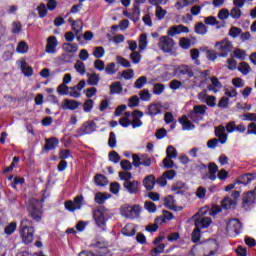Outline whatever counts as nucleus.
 Wrapping results in <instances>:
<instances>
[{"instance_id":"obj_2","label":"nucleus","mask_w":256,"mask_h":256,"mask_svg":"<svg viewBox=\"0 0 256 256\" xmlns=\"http://www.w3.org/2000/svg\"><path fill=\"white\" fill-rule=\"evenodd\" d=\"M20 237L22 243L29 245L33 243V237L35 236V228L33 227V222L27 218L23 219L20 225Z\"/></svg>"},{"instance_id":"obj_14","label":"nucleus","mask_w":256,"mask_h":256,"mask_svg":"<svg viewBox=\"0 0 256 256\" xmlns=\"http://www.w3.org/2000/svg\"><path fill=\"white\" fill-rule=\"evenodd\" d=\"M57 45H59V42L57 41V37L50 36L47 39V45H46V53H55L57 51Z\"/></svg>"},{"instance_id":"obj_41","label":"nucleus","mask_w":256,"mask_h":256,"mask_svg":"<svg viewBox=\"0 0 256 256\" xmlns=\"http://www.w3.org/2000/svg\"><path fill=\"white\" fill-rule=\"evenodd\" d=\"M140 101L141 100H140L139 96L134 95V96L129 98L128 107H130L131 109H133L134 107H139Z\"/></svg>"},{"instance_id":"obj_35","label":"nucleus","mask_w":256,"mask_h":256,"mask_svg":"<svg viewBox=\"0 0 256 256\" xmlns=\"http://www.w3.org/2000/svg\"><path fill=\"white\" fill-rule=\"evenodd\" d=\"M238 71H240L242 75H249V73H251V66L247 62H241Z\"/></svg>"},{"instance_id":"obj_18","label":"nucleus","mask_w":256,"mask_h":256,"mask_svg":"<svg viewBox=\"0 0 256 256\" xmlns=\"http://www.w3.org/2000/svg\"><path fill=\"white\" fill-rule=\"evenodd\" d=\"M68 23H71V29L74 31L76 37L83 31V22L81 20H73V18H69Z\"/></svg>"},{"instance_id":"obj_25","label":"nucleus","mask_w":256,"mask_h":256,"mask_svg":"<svg viewBox=\"0 0 256 256\" xmlns=\"http://www.w3.org/2000/svg\"><path fill=\"white\" fill-rule=\"evenodd\" d=\"M84 135H91L94 131H97V124L93 121L83 124Z\"/></svg>"},{"instance_id":"obj_55","label":"nucleus","mask_w":256,"mask_h":256,"mask_svg":"<svg viewBox=\"0 0 256 256\" xmlns=\"http://www.w3.org/2000/svg\"><path fill=\"white\" fill-rule=\"evenodd\" d=\"M219 143H221L219 138H213L207 142V147L208 149H216V147H219Z\"/></svg>"},{"instance_id":"obj_51","label":"nucleus","mask_w":256,"mask_h":256,"mask_svg":"<svg viewBox=\"0 0 256 256\" xmlns=\"http://www.w3.org/2000/svg\"><path fill=\"white\" fill-rule=\"evenodd\" d=\"M119 177L121 179V181H124V183H127V181H131V179H133V174H131V172H119Z\"/></svg>"},{"instance_id":"obj_42","label":"nucleus","mask_w":256,"mask_h":256,"mask_svg":"<svg viewBox=\"0 0 256 256\" xmlns=\"http://www.w3.org/2000/svg\"><path fill=\"white\" fill-rule=\"evenodd\" d=\"M166 155L168 159H177V149L172 145L168 146L166 149Z\"/></svg>"},{"instance_id":"obj_49","label":"nucleus","mask_w":256,"mask_h":256,"mask_svg":"<svg viewBox=\"0 0 256 256\" xmlns=\"http://www.w3.org/2000/svg\"><path fill=\"white\" fill-rule=\"evenodd\" d=\"M141 58H142L141 53H139L137 51L132 52L130 54V59H131L132 63H134V65L141 63Z\"/></svg>"},{"instance_id":"obj_16","label":"nucleus","mask_w":256,"mask_h":256,"mask_svg":"<svg viewBox=\"0 0 256 256\" xmlns=\"http://www.w3.org/2000/svg\"><path fill=\"white\" fill-rule=\"evenodd\" d=\"M216 137H218V139H220V143L221 145H225V143H227V135L225 134V126L223 125H219L215 128L214 131Z\"/></svg>"},{"instance_id":"obj_43","label":"nucleus","mask_w":256,"mask_h":256,"mask_svg":"<svg viewBox=\"0 0 256 256\" xmlns=\"http://www.w3.org/2000/svg\"><path fill=\"white\" fill-rule=\"evenodd\" d=\"M116 61L118 65H121V67H124L125 69H129V67H131V62H129V60L125 59L123 56H117Z\"/></svg>"},{"instance_id":"obj_48","label":"nucleus","mask_w":256,"mask_h":256,"mask_svg":"<svg viewBox=\"0 0 256 256\" xmlns=\"http://www.w3.org/2000/svg\"><path fill=\"white\" fill-rule=\"evenodd\" d=\"M5 234L6 235H13L15 231H17V223L12 222L8 226L5 227Z\"/></svg>"},{"instance_id":"obj_5","label":"nucleus","mask_w":256,"mask_h":256,"mask_svg":"<svg viewBox=\"0 0 256 256\" xmlns=\"http://www.w3.org/2000/svg\"><path fill=\"white\" fill-rule=\"evenodd\" d=\"M207 113L206 105H195L193 110L188 112L187 117L193 121V123H199V121H203V115Z\"/></svg>"},{"instance_id":"obj_32","label":"nucleus","mask_w":256,"mask_h":256,"mask_svg":"<svg viewBox=\"0 0 256 256\" xmlns=\"http://www.w3.org/2000/svg\"><path fill=\"white\" fill-rule=\"evenodd\" d=\"M29 51V45H27V42L21 41L18 43L16 47V53H20L21 55H24V53H27Z\"/></svg>"},{"instance_id":"obj_17","label":"nucleus","mask_w":256,"mask_h":256,"mask_svg":"<svg viewBox=\"0 0 256 256\" xmlns=\"http://www.w3.org/2000/svg\"><path fill=\"white\" fill-rule=\"evenodd\" d=\"M155 175L151 174L144 178L143 186L145 187L146 191H153L155 189Z\"/></svg>"},{"instance_id":"obj_21","label":"nucleus","mask_w":256,"mask_h":256,"mask_svg":"<svg viewBox=\"0 0 256 256\" xmlns=\"http://www.w3.org/2000/svg\"><path fill=\"white\" fill-rule=\"evenodd\" d=\"M221 207L222 209H226V211L231 208L235 209V207H237V200L226 197L221 201Z\"/></svg>"},{"instance_id":"obj_23","label":"nucleus","mask_w":256,"mask_h":256,"mask_svg":"<svg viewBox=\"0 0 256 256\" xmlns=\"http://www.w3.org/2000/svg\"><path fill=\"white\" fill-rule=\"evenodd\" d=\"M59 145V140L55 137L50 139H46V144L44 146V151H53V149H57Z\"/></svg>"},{"instance_id":"obj_38","label":"nucleus","mask_w":256,"mask_h":256,"mask_svg":"<svg viewBox=\"0 0 256 256\" xmlns=\"http://www.w3.org/2000/svg\"><path fill=\"white\" fill-rule=\"evenodd\" d=\"M93 56L96 58V59H101L105 56V48H103V46H98V47H95L94 48V51H93Z\"/></svg>"},{"instance_id":"obj_27","label":"nucleus","mask_w":256,"mask_h":256,"mask_svg":"<svg viewBox=\"0 0 256 256\" xmlns=\"http://www.w3.org/2000/svg\"><path fill=\"white\" fill-rule=\"evenodd\" d=\"M131 13L130 20L133 21V23H137L141 17V6H135L133 5V9Z\"/></svg>"},{"instance_id":"obj_11","label":"nucleus","mask_w":256,"mask_h":256,"mask_svg":"<svg viewBox=\"0 0 256 256\" xmlns=\"http://www.w3.org/2000/svg\"><path fill=\"white\" fill-rule=\"evenodd\" d=\"M94 220L96 222L97 227L100 229H105L107 225V220L105 219V214L102 209H97L94 211Z\"/></svg>"},{"instance_id":"obj_58","label":"nucleus","mask_w":256,"mask_h":256,"mask_svg":"<svg viewBox=\"0 0 256 256\" xmlns=\"http://www.w3.org/2000/svg\"><path fill=\"white\" fill-rule=\"evenodd\" d=\"M140 100L141 101H151V93H149V90L147 89H144L142 90L140 93Z\"/></svg>"},{"instance_id":"obj_45","label":"nucleus","mask_w":256,"mask_h":256,"mask_svg":"<svg viewBox=\"0 0 256 256\" xmlns=\"http://www.w3.org/2000/svg\"><path fill=\"white\" fill-rule=\"evenodd\" d=\"M95 102L92 99H87L83 104V109L85 113H91Z\"/></svg>"},{"instance_id":"obj_1","label":"nucleus","mask_w":256,"mask_h":256,"mask_svg":"<svg viewBox=\"0 0 256 256\" xmlns=\"http://www.w3.org/2000/svg\"><path fill=\"white\" fill-rule=\"evenodd\" d=\"M49 197V191L44 190L42 194V199L37 200L36 198H31L28 201V211L32 219L34 221H41V218L43 217V201Z\"/></svg>"},{"instance_id":"obj_57","label":"nucleus","mask_w":256,"mask_h":256,"mask_svg":"<svg viewBox=\"0 0 256 256\" xmlns=\"http://www.w3.org/2000/svg\"><path fill=\"white\" fill-rule=\"evenodd\" d=\"M120 167L123 171H131V169H133V164L129 160H122L120 162Z\"/></svg>"},{"instance_id":"obj_24","label":"nucleus","mask_w":256,"mask_h":256,"mask_svg":"<svg viewBox=\"0 0 256 256\" xmlns=\"http://www.w3.org/2000/svg\"><path fill=\"white\" fill-rule=\"evenodd\" d=\"M123 93V86L119 81L113 82L110 85V95H121Z\"/></svg>"},{"instance_id":"obj_40","label":"nucleus","mask_w":256,"mask_h":256,"mask_svg":"<svg viewBox=\"0 0 256 256\" xmlns=\"http://www.w3.org/2000/svg\"><path fill=\"white\" fill-rule=\"evenodd\" d=\"M108 147H110V149L117 147V136H115V132H110L109 134Z\"/></svg>"},{"instance_id":"obj_30","label":"nucleus","mask_w":256,"mask_h":256,"mask_svg":"<svg viewBox=\"0 0 256 256\" xmlns=\"http://www.w3.org/2000/svg\"><path fill=\"white\" fill-rule=\"evenodd\" d=\"M194 31L197 35H207V26L203 22H198L195 25Z\"/></svg>"},{"instance_id":"obj_50","label":"nucleus","mask_w":256,"mask_h":256,"mask_svg":"<svg viewBox=\"0 0 256 256\" xmlns=\"http://www.w3.org/2000/svg\"><path fill=\"white\" fill-rule=\"evenodd\" d=\"M144 207L148 213H155V211H157V205L151 201H146Z\"/></svg>"},{"instance_id":"obj_61","label":"nucleus","mask_w":256,"mask_h":256,"mask_svg":"<svg viewBox=\"0 0 256 256\" xmlns=\"http://www.w3.org/2000/svg\"><path fill=\"white\" fill-rule=\"evenodd\" d=\"M241 9L234 7L232 8V10L230 11V16L232 17V19H241Z\"/></svg>"},{"instance_id":"obj_52","label":"nucleus","mask_w":256,"mask_h":256,"mask_svg":"<svg viewBox=\"0 0 256 256\" xmlns=\"http://www.w3.org/2000/svg\"><path fill=\"white\" fill-rule=\"evenodd\" d=\"M201 241V230L195 228L192 232V243H199Z\"/></svg>"},{"instance_id":"obj_26","label":"nucleus","mask_w":256,"mask_h":256,"mask_svg":"<svg viewBox=\"0 0 256 256\" xmlns=\"http://www.w3.org/2000/svg\"><path fill=\"white\" fill-rule=\"evenodd\" d=\"M99 81H101L99 74L88 73V80H87L88 85H91L92 87H97V85H99Z\"/></svg>"},{"instance_id":"obj_28","label":"nucleus","mask_w":256,"mask_h":256,"mask_svg":"<svg viewBox=\"0 0 256 256\" xmlns=\"http://www.w3.org/2000/svg\"><path fill=\"white\" fill-rule=\"evenodd\" d=\"M211 83L210 85L207 86V90L208 91H216L215 87L217 89H221L223 87V85L221 84V81H219L218 77H212L211 78Z\"/></svg>"},{"instance_id":"obj_59","label":"nucleus","mask_w":256,"mask_h":256,"mask_svg":"<svg viewBox=\"0 0 256 256\" xmlns=\"http://www.w3.org/2000/svg\"><path fill=\"white\" fill-rule=\"evenodd\" d=\"M135 76V71L133 69H127L122 72V77L129 81V79H133Z\"/></svg>"},{"instance_id":"obj_44","label":"nucleus","mask_w":256,"mask_h":256,"mask_svg":"<svg viewBox=\"0 0 256 256\" xmlns=\"http://www.w3.org/2000/svg\"><path fill=\"white\" fill-rule=\"evenodd\" d=\"M146 83H147V77L141 76L135 81L134 87L135 89H143Z\"/></svg>"},{"instance_id":"obj_47","label":"nucleus","mask_w":256,"mask_h":256,"mask_svg":"<svg viewBox=\"0 0 256 256\" xmlns=\"http://www.w3.org/2000/svg\"><path fill=\"white\" fill-rule=\"evenodd\" d=\"M167 15V10H163V7L156 6V17L159 19V21H162V19H165V16Z\"/></svg>"},{"instance_id":"obj_39","label":"nucleus","mask_w":256,"mask_h":256,"mask_svg":"<svg viewBox=\"0 0 256 256\" xmlns=\"http://www.w3.org/2000/svg\"><path fill=\"white\" fill-rule=\"evenodd\" d=\"M104 69L107 75H115L117 73V65L113 62L108 63Z\"/></svg>"},{"instance_id":"obj_22","label":"nucleus","mask_w":256,"mask_h":256,"mask_svg":"<svg viewBox=\"0 0 256 256\" xmlns=\"http://www.w3.org/2000/svg\"><path fill=\"white\" fill-rule=\"evenodd\" d=\"M164 207L170 209V211H177V206L175 205V198L173 195H168L164 198Z\"/></svg>"},{"instance_id":"obj_6","label":"nucleus","mask_w":256,"mask_h":256,"mask_svg":"<svg viewBox=\"0 0 256 256\" xmlns=\"http://www.w3.org/2000/svg\"><path fill=\"white\" fill-rule=\"evenodd\" d=\"M174 76L178 79H191L195 77V72H193V67L182 64L175 68Z\"/></svg>"},{"instance_id":"obj_54","label":"nucleus","mask_w":256,"mask_h":256,"mask_svg":"<svg viewBox=\"0 0 256 256\" xmlns=\"http://www.w3.org/2000/svg\"><path fill=\"white\" fill-rule=\"evenodd\" d=\"M165 91V85L161 83L154 84L153 93L154 95H161Z\"/></svg>"},{"instance_id":"obj_19","label":"nucleus","mask_w":256,"mask_h":256,"mask_svg":"<svg viewBox=\"0 0 256 256\" xmlns=\"http://www.w3.org/2000/svg\"><path fill=\"white\" fill-rule=\"evenodd\" d=\"M17 64L18 67H20L22 73L25 75V77H31V75H33V68H31L29 64L25 62V60H20L17 62Z\"/></svg>"},{"instance_id":"obj_13","label":"nucleus","mask_w":256,"mask_h":256,"mask_svg":"<svg viewBox=\"0 0 256 256\" xmlns=\"http://www.w3.org/2000/svg\"><path fill=\"white\" fill-rule=\"evenodd\" d=\"M187 115H183L178 119V123L182 125L183 131H193L195 129V124L191 123V120L187 119Z\"/></svg>"},{"instance_id":"obj_7","label":"nucleus","mask_w":256,"mask_h":256,"mask_svg":"<svg viewBox=\"0 0 256 256\" xmlns=\"http://www.w3.org/2000/svg\"><path fill=\"white\" fill-rule=\"evenodd\" d=\"M158 47L164 53H171L173 51V47H175V40L169 36H162L159 39Z\"/></svg>"},{"instance_id":"obj_60","label":"nucleus","mask_w":256,"mask_h":256,"mask_svg":"<svg viewBox=\"0 0 256 256\" xmlns=\"http://www.w3.org/2000/svg\"><path fill=\"white\" fill-rule=\"evenodd\" d=\"M229 10L224 8V9H221L219 12H218V19H220L221 21H225V19H229Z\"/></svg>"},{"instance_id":"obj_33","label":"nucleus","mask_w":256,"mask_h":256,"mask_svg":"<svg viewBox=\"0 0 256 256\" xmlns=\"http://www.w3.org/2000/svg\"><path fill=\"white\" fill-rule=\"evenodd\" d=\"M107 199H109V196H107V194H103L102 192H98V193L95 194L94 201L98 205H103V203H105V201Z\"/></svg>"},{"instance_id":"obj_53","label":"nucleus","mask_w":256,"mask_h":256,"mask_svg":"<svg viewBox=\"0 0 256 256\" xmlns=\"http://www.w3.org/2000/svg\"><path fill=\"white\" fill-rule=\"evenodd\" d=\"M237 226H239V220L232 219L227 223L226 229H227V231H236L235 227H237Z\"/></svg>"},{"instance_id":"obj_62","label":"nucleus","mask_w":256,"mask_h":256,"mask_svg":"<svg viewBox=\"0 0 256 256\" xmlns=\"http://www.w3.org/2000/svg\"><path fill=\"white\" fill-rule=\"evenodd\" d=\"M38 11V15L41 19H43V17L47 16V6H45V4H40L37 8Z\"/></svg>"},{"instance_id":"obj_4","label":"nucleus","mask_w":256,"mask_h":256,"mask_svg":"<svg viewBox=\"0 0 256 256\" xmlns=\"http://www.w3.org/2000/svg\"><path fill=\"white\" fill-rule=\"evenodd\" d=\"M207 209L205 208H201L198 213L194 216L197 217V215L199 216L198 218L195 219L194 221V225L196 227V229H199L201 231V229H207V227H209V225H211V223H213V220H211L210 217H204V215H207Z\"/></svg>"},{"instance_id":"obj_9","label":"nucleus","mask_w":256,"mask_h":256,"mask_svg":"<svg viewBox=\"0 0 256 256\" xmlns=\"http://www.w3.org/2000/svg\"><path fill=\"white\" fill-rule=\"evenodd\" d=\"M83 206V196L79 195L74 198V201L68 200L65 202V209L67 211H70L71 213H74V211H77L81 209Z\"/></svg>"},{"instance_id":"obj_64","label":"nucleus","mask_w":256,"mask_h":256,"mask_svg":"<svg viewBox=\"0 0 256 256\" xmlns=\"http://www.w3.org/2000/svg\"><path fill=\"white\" fill-rule=\"evenodd\" d=\"M247 135H256V123L252 122L247 127Z\"/></svg>"},{"instance_id":"obj_34","label":"nucleus","mask_w":256,"mask_h":256,"mask_svg":"<svg viewBox=\"0 0 256 256\" xmlns=\"http://www.w3.org/2000/svg\"><path fill=\"white\" fill-rule=\"evenodd\" d=\"M136 233L137 229L131 228L128 225H126L122 230V235H124V237H135Z\"/></svg>"},{"instance_id":"obj_56","label":"nucleus","mask_w":256,"mask_h":256,"mask_svg":"<svg viewBox=\"0 0 256 256\" xmlns=\"http://www.w3.org/2000/svg\"><path fill=\"white\" fill-rule=\"evenodd\" d=\"M228 35L230 37H233V39H237V37L241 35V28L233 26L232 28H230Z\"/></svg>"},{"instance_id":"obj_15","label":"nucleus","mask_w":256,"mask_h":256,"mask_svg":"<svg viewBox=\"0 0 256 256\" xmlns=\"http://www.w3.org/2000/svg\"><path fill=\"white\" fill-rule=\"evenodd\" d=\"M255 177V174L246 173L238 177L236 183H238V185H249L251 181H255Z\"/></svg>"},{"instance_id":"obj_31","label":"nucleus","mask_w":256,"mask_h":256,"mask_svg":"<svg viewBox=\"0 0 256 256\" xmlns=\"http://www.w3.org/2000/svg\"><path fill=\"white\" fill-rule=\"evenodd\" d=\"M74 69H76L77 73H79L80 75H85V73H87V69L85 68V63H83V61L81 60L76 61L74 65Z\"/></svg>"},{"instance_id":"obj_36","label":"nucleus","mask_w":256,"mask_h":256,"mask_svg":"<svg viewBox=\"0 0 256 256\" xmlns=\"http://www.w3.org/2000/svg\"><path fill=\"white\" fill-rule=\"evenodd\" d=\"M149 42L147 41V34L142 33L139 37V49L140 51H145L147 49V44Z\"/></svg>"},{"instance_id":"obj_12","label":"nucleus","mask_w":256,"mask_h":256,"mask_svg":"<svg viewBox=\"0 0 256 256\" xmlns=\"http://www.w3.org/2000/svg\"><path fill=\"white\" fill-rule=\"evenodd\" d=\"M124 189L130 193V195H137L139 193V181H127L123 183Z\"/></svg>"},{"instance_id":"obj_46","label":"nucleus","mask_w":256,"mask_h":256,"mask_svg":"<svg viewBox=\"0 0 256 256\" xmlns=\"http://www.w3.org/2000/svg\"><path fill=\"white\" fill-rule=\"evenodd\" d=\"M108 159L109 161H111L112 163H119L121 161V156L119 155V153H117L116 151H111L108 154Z\"/></svg>"},{"instance_id":"obj_3","label":"nucleus","mask_w":256,"mask_h":256,"mask_svg":"<svg viewBox=\"0 0 256 256\" xmlns=\"http://www.w3.org/2000/svg\"><path fill=\"white\" fill-rule=\"evenodd\" d=\"M216 51H218V57H229V53L233 51V43L229 40V38H224L221 41H218L214 45Z\"/></svg>"},{"instance_id":"obj_20","label":"nucleus","mask_w":256,"mask_h":256,"mask_svg":"<svg viewBox=\"0 0 256 256\" xmlns=\"http://www.w3.org/2000/svg\"><path fill=\"white\" fill-rule=\"evenodd\" d=\"M94 183L97 187H107L109 179L103 174H96L94 176Z\"/></svg>"},{"instance_id":"obj_63","label":"nucleus","mask_w":256,"mask_h":256,"mask_svg":"<svg viewBox=\"0 0 256 256\" xmlns=\"http://www.w3.org/2000/svg\"><path fill=\"white\" fill-rule=\"evenodd\" d=\"M179 45L182 49H189V47H191V40H189V38H181Z\"/></svg>"},{"instance_id":"obj_29","label":"nucleus","mask_w":256,"mask_h":256,"mask_svg":"<svg viewBox=\"0 0 256 256\" xmlns=\"http://www.w3.org/2000/svg\"><path fill=\"white\" fill-rule=\"evenodd\" d=\"M79 105H81V102H77V100H65V109H69L70 111H75V109H79Z\"/></svg>"},{"instance_id":"obj_37","label":"nucleus","mask_w":256,"mask_h":256,"mask_svg":"<svg viewBox=\"0 0 256 256\" xmlns=\"http://www.w3.org/2000/svg\"><path fill=\"white\" fill-rule=\"evenodd\" d=\"M132 206L129 204H125L121 207V212L124 217H127V219H133V215H131Z\"/></svg>"},{"instance_id":"obj_10","label":"nucleus","mask_w":256,"mask_h":256,"mask_svg":"<svg viewBox=\"0 0 256 256\" xmlns=\"http://www.w3.org/2000/svg\"><path fill=\"white\" fill-rule=\"evenodd\" d=\"M163 105L161 103H152L148 105L147 111L145 112V115H148V117H157V115H161L163 113Z\"/></svg>"},{"instance_id":"obj_8","label":"nucleus","mask_w":256,"mask_h":256,"mask_svg":"<svg viewBox=\"0 0 256 256\" xmlns=\"http://www.w3.org/2000/svg\"><path fill=\"white\" fill-rule=\"evenodd\" d=\"M85 85H86L85 80H81L77 86H73V87L65 86V95H70V97L79 99V97H81V93H79V91H83V89H85Z\"/></svg>"}]
</instances>
